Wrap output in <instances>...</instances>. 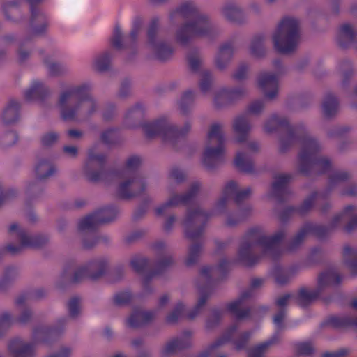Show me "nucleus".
I'll use <instances>...</instances> for the list:
<instances>
[{"instance_id":"64","label":"nucleus","mask_w":357,"mask_h":357,"mask_svg":"<svg viewBox=\"0 0 357 357\" xmlns=\"http://www.w3.org/2000/svg\"><path fill=\"white\" fill-rule=\"evenodd\" d=\"M250 250V246L247 247H242L240 250V254L242 256V257H244L246 255V252Z\"/></svg>"},{"instance_id":"41","label":"nucleus","mask_w":357,"mask_h":357,"mask_svg":"<svg viewBox=\"0 0 357 357\" xmlns=\"http://www.w3.org/2000/svg\"><path fill=\"white\" fill-rule=\"evenodd\" d=\"M190 129V125L189 123L186 124L184 128L181 130H178L177 128L174 127H170L167 129V132L173 134L174 135L178 136V135H183L185 133H187Z\"/></svg>"},{"instance_id":"60","label":"nucleus","mask_w":357,"mask_h":357,"mask_svg":"<svg viewBox=\"0 0 357 357\" xmlns=\"http://www.w3.org/2000/svg\"><path fill=\"white\" fill-rule=\"evenodd\" d=\"M68 135L73 138H78L81 136V132L76 130H70L68 131Z\"/></svg>"},{"instance_id":"52","label":"nucleus","mask_w":357,"mask_h":357,"mask_svg":"<svg viewBox=\"0 0 357 357\" xmlns=\"http://www.w3.org/2000/svg\"><path fill=\"white\" fill-rule=\"evenodd\" d=\"M71 349L68 347L62 348L58 353L51 356L50 357H70Z\"/></svg>"},{"instance_id":"56","label":"nucleus","mask_w":357,"mask_h":357,"mask_svg":"<svg viewBox=\"0 0 357 357\" xmlns=\"http://www.w3.org/2000/svg\"><path fill=\"white\" fill-rule=\"evenodd\" d=\"M112 46L116 49H120L122 47V37L120 34H116L112 42Z\"/></svg>"},{"instance_id":"59","label":"nucleus","mask_w":357,"mask_h":357,"mask_svg":"<svg viewBox=\"0 0 357 357\" xmlns=\"http://www.w3.org/2000/svg\"><path fill=\"white\" fill-rule=\"evenodd\" d=\"M210 86V82L208 80H204L201 82L200 88L202 91L206 92Z\"/></svg>"},{"instance_id":"29","label":"nucleus","mask_w":357,"mask_h":357,"mask_svg":"<svg viewBox=\"0 0 357 357\" xmlns=\"http://www.w3.org/2000/svg\"><path fill=\"white\" fill-rule=\"evenodd\" d=\"M273 343V340H267L264 342L259 344L250 352L249 357H264L263 353L266 349Z\"/></svg>"},{"instance_id":"33","label":"nucleus","mask_w":357,"mask_h":357,"mask_svg":"<svg viewBox=\"0 0 357 357\" xmlns=\"http://www.w3.org/2000/svg\"><path fill=\"white\" fill-rule=\"evenodd\" d=\"M144 131L149 137H152L161 132V128L158 123H151L144 126Z\"/></svg>"},{"instance_id":"21","label":"nucleus","mask_w":357,"mask_h":357,"mask_svg":"<svg viewBox=\"0 0 357 357\" xmlns=\"http://www.w3.org/2000/svg\"><path fill=\"white\" fill-rule=\"evenodd\" d=\"M112 55L109 52H105L96 56L92 61L93 68L98 70H105L111 59Z\"/></svg>"},{"instance_id":"31","label":"nucleus","mask_w":357,"mask_h":357,"mask_svg":"<svg viewBox=\"0 0 357 357\" xmlns=\"http://www.w3.org/2000/svg\"><path fill=\"white\" fill-rule=\"evenodd\" d=\"M96 266V264H90L87 266L82 267L79 268L77 272L75 273L73 280L75 282H78L82 278L85 276L90 275V271L93 269Z\"/></svg>"},{"instance_id":"61","label":"nucleus","mask_w":357,"mask_h":357,"mask_svg":"<svg viewBox=\"0 0 357 357\" xmlns=\"http://www.w3.org/2000/svg\"><path fill=\"white\" fill-rule=\"evenodd\" d=\"M213 268L211 267L204 268L202 271V275L204 277H206L208 274H211L213 272Z\"/></svg>"},{"instance_id":"62","label":"nucleus","mask_w":357,"mask_h":357,"mask_svg":"<svg viewBox=\"0 0 357 357\" xmlns=\"http://www.w3.org/2000/svg\"><path fill=\"white\" fill-rule=\"evenodd\" d=\"M342 354L341 353H339V352H333V353H325L324 354V357H337V356H339L340 355H342Z\"/></svg>"},{"instance_id":"17","label":"nucleus","mask_w":357,"mask_h":357,"mask_svg":"<svg viewBox=\"0 0 357 357\" xmlns=\"http://www.w3.org/2000/svg\"><path fill=\"white\" fill-rule=\"evenodd\" d=\"M47 25L48 24L43 15L38 14L36 15L32 11V17L31 21V33L32 35H41L46 31Z\"/></svg>"},{"instance_id":"58","label":"nucleus","mask_w":357,"mask_h":357,"mask_svg":"<svg viewBox=\"0 0 357 357\" xmlns=\"http://www.w3.org/2000/svg\"><path fill=\"white\" fill-rule=\"evenodd\" d=\"M246 149L250 152H255L259 149V144L257 142H250L248 144Z\"/></svg>"},{"instance_id":"9","label":"nucleus","mask_w":357,"mask_h":357,"mask_svg":"<svg viewBox=\"0 0 357 357\" xmlns=\"http://www.w3.org/2000/svg\"><path fill=\"white\" fill-rule=\"evenodd\" d=\"M112 211L110 209H103L96 211L93 214L83 218L79 223V227L82 230L91 229L96 225L110 221L112 218L107 216Z\"/></svg>"},{"instance_id":"19","label":"nucleus","mask_w":357,"mask_h":357,"mask_svg":"<svg viewBox=\"0 0 357 357\" xmlns=\"http://www.w3.org/2000/svg\"><path fill=\"white\" fill-rule=\"evenodd\" d=\"M249 296L248 292L243 294L241 298L228 304L227 310L238 318L245 317L248 312L243 310V301Z\"/></svg>"},{"instance_id":"51","label":"nucleus","mask_w":357,"mask_h":357,"mask_svg":"<svg viewBox=\"0 0 357 357\" xmlns=\"http://www.w3.org/2000/svg\"><path fill=\"white\" fill-rule=\"evenodd\" d=\"M200 248L198 245H194L190 248L189 259L187 260V263L188 264H191L193 262L194 259L192 258H195Z\"/></svg>"},{"instance_id":"16","label":"nucleus","mask_w":357,"mask_h":357,"mask_svg":"<svg viewBox=\"0 0 357 357\" xmlns=\"http://www.w3.org/2000/svg\"><path fill=\"white\" fill-rule=\"evenodd\" d=\"M19 103L15 100H11L3 109L1 114V121L5 123H10L15 121L18 117Z\"/></svg>"},{"instance_id":"22","label":"nucleus","mask_w":357,"mask_h":357,"mask_svg":"<svg viewBox=\"0 0 357 357\" xmlns=\"http://www.w3.org/2000/svg\"><path fill=\"white\" fill-rule=\"evenodd\" d=\"M235 165L241 171L250 172L252 170V163L243 152H238L234 160Z\"/></svg>"},{"instance_id":"53","label":"nucleus","mask_w":357,"mask_h":357,"mask_svg":"<svg viewBox=\"0 0 357 357\" xmlns=\"http://www.w3.org/2000/svg\"><path fill=\"white\" fill-rule=\"evenodd\" d=\"M247 68L245 66H241L237 69L234 74V77L237 79H243L247 75Z\"/></svg>"},{"instance_id":"32","label":"nucleus","mask_w":357,"mask_h":357,"mask_svg":"<svg viewBox=\"0 0 357 357\" xmlns=\"http://www.w3.org/2000/svg\"><path fill=\"white\" fill-rule=\"evenodd\" d=\"M284 121L278 116H271L265 125V129L267 132H272L273 130L271 126L278 127L282 126Z\"/></svg>"},{"instance_id":"4","label":"nucleus","mask_w":357,"mask_h":357,"mask_svg":"<svg viewBox=\"0 0 357 357\" xmlns=\"http://www.w3.org/2000/svg\"><path fill=\"white\" fill-rule=\"evenodd\" d=\"M10 234L17 239L19 245L17 248L9 245L8 249L12 252H16L20 249L27 247H36L40 244L39 238L29 235L26 231L17 223L10 225L9 227Z\"/></svg>"},{"instance_id":"23","label":"nucleus","mask_w":357,"mask_h":357,"mask_svg":"<svg viewBox=\"0 0 357 357\" xmlns=\"http://www.w3.org/2000/svg\"><path fill=\"white\" fill-rule=\"evenodd\" d=\"M149 319V313L146 312H135L127 320V324L131 327H137Z\"/></svg>"},{"instance_id":"39","label":"nucleus","mask_w":357,"mask_h":357,"mask_svg":"<svg viewBox=\"0 0 357 357\" xmlns=\"http://www.w3.org/2000/svg\"><path fill=\"white\" fill-rule=\"evenodd\" d=\"M58 139V135L55 132H49L43 137L42 142L45 145H50L55 142Z\"/></svg>"},{"instance_id":"1","label":"nucleus","mask_w":357,"mask_h":357,"mask_svg":"<svg viewBox=\"0 0 357 357\" xmlns=\"http://www.w3.org/2000/svg\"><path fill=\"white\" fill-rule=\"evenodd\" d=\"M89 84L72 86L59 95L57 106L61 117L65 120H76L92 114L97 108L95 100L87 93Z\"/></svg>"},{"instance_id":"10","label":"nucleus","mask_w":357,"mask_h":357,"mask_svg":"<svg viewBox=\"0 0 357 357\" xmlns=\"http://www.w3.org/2000/svg\"><path fill=\"white\" fill-rule=\"evenodd\" d=\"M143 190V181L139 178H132L120 184L119 194L122 197L128 198L136 195Z\"/></svg>"},{"instance_id":"44","label":"nucleus","mask_w":357,"mask_h":357,"mask_svg":"<svg viewBox=\"0 0 357 357\" xmlns=\"http://www.w3.org/2000/svg\"><path fill=\"white\" fill-rule=\"evenodd\" d=\"M188 199V198L185 196L174 195L169 200L167 204L169 206H174L180 203L185 202Z\"/></svg>"},{"instance_id":"13","label":"nucleus","mask_w":357,"mask_h":357,"mask_svg":"<svg viewBox=\"0 0 357 357\" xmlns=\"http://www.w3.org/2000/svg\"><path fill=\"white\" fill-rule=\"evenodd\" d=\"M250 126L247 119L243 116L236 118L233 122V130L235 135L234 140L236 142H243L247 138Z\"/></svg>"},{"instance_id":"35","label":"nucleus","mask_w":357,"mask_h":357,"mask_svg":"<svg viewBox=\"0 0 357 357\" xmlns=\"http://www.w3.org/2000/svg\"><path fill=\"white\" fill-rule=\"evenodd\" d=\"M183 309H184V306L182 303L178 304L177 306L176 307L175 310H174V312H172V313L168 316V317H167L168 321L174 322V321H176L178 319V317L181 316Z\"/></svg>"},{"instance_id":"50","label":"nucleus","mask_w":357,"mask_h":357,"mask_svg":"<svg viewBox=\"0 0 357 357\" xmlns=\"http://www.w3.org/2000/svg\"><path fill=\"white\" fill-rule=\"evenodd\" d=\"M263 108V103L261 101H257L250 105L249 112L252 114L259 113Z\"/></svg>"},{"instance_id":"49","label":"nucleus","mask_w":357,"mask_h":357,"mask_svg":"<svg viewBox=\"0 0 357 357\" xmlns=\"http://www.w3.org/2000/svg\"><path fill=\"white\" fill-rule=\"evenodd\" d=\"M195 11V7L191 3H185L180 8L179 12L183 15H186Z\"/></svg>"},{"instance_id":"14","label":"nucleus","mask_w":357,"mask_h":357,"mask_svg":"<svg viewBox=\"0 0 357 357\" xmlns=\"http://www.w3.org/2000/svg\"><path fill=\"white\" fill-rule=\"evenodd\" d=\"M56 171V167L51 162L43 159L36 163L34 167L33 174L37 179H43L53 175Z\"/></svg>"},{"instance_id":"20","label":"nucleus","mask_w":357,"mask_h":357,"mask_svg":"<svg viewBox=\"0 0 357 357\" xmlns=\"http://www.w3.org/2000/svg\"><path fill=\"white\" fill-rule=\"evenodd\" d=\"M236 327L232 326L229 328L222 335V337L218 339L215 343L212 344L210 347L208 351H206L204 353H202L201 354V357H214L215 356V354L214 353L213 350L214 349L220 345H222L225 344V342L229 341L233 336L234 333L236 331Z\"/></svg>"},{"instance_id":"12","label":"nucleus","mask_w":357,"mask_h":357,"mask_svg":"<svg viewBox=\"0 0 357 357\" xmlns=\"http://www.w3.org/2000/svg\"><path fill=\"white\" fill-rule=\"evenodd\" d=\"M317 144L314 139H310L303 144L302 150L299 154V161L301 166V171H305L303 166L305 165H311L312 161V156L317 151Z\"/></svg>"},{"instance_id":"48","label":"nucleus","mask_w":357,"mask_h":357,"mask_svg":"<svg viewBox=\"0 0 357 357\" xmlns=\"http://www.w3.org/2000/svg\"><path fill=\"white\" fill-rule=\"evenodd\" d=\"M313 347L311 344L303 342L300 344L299 351L302 354H310L312 352Z\"/></svg>"},{"instance_id":"54","label":"nucleus","mask_w":357,"mask_h":357,"mask_svg":"<svg viewBox=\"0 0 357 357\" xmlns=\"http://www.w3.org/2000/svg\"><path fill=\"white\" fill-rule=\"evenodd\" d=\"M64 153L69 157H75L77 153V149L74 146H66L63 147Z\"/></svg>"},{"instance_id":"45","label":"nucleus","mask_w":357,"mask_h":357,"mask_svg":"<svg viewBox=\"0 0 357 357\" xmlns=\"http://www.w3.org/2000/svg\"><path fill=\"white\" fill-rule=\"evenodd\" d=\"M251 331H246L241 334V342H236L235 343V345L237 348V349H241L243 348V347L245 344L246 341L250 338L251 336Z\"/></svg>"},{"instance_id":"38","label":"nucleus","mask_w":357,"mask_h":357,"mask_svg":"<svg viewBox=\"0 0 357 357\" xmlns=\"http://www.w3.org/2000/svg\"><path fill=\"white\" fill-rule=\"evenodd\" d=\"M147 261L144 258H135L132 260L131 265L137 271H142L146 265Z\"/></svg>"},{"instance_id":"26","label":"nucleus","mask_w":357,"mask_h":357,"mask_svg":"<svg viewBox=\"0 0 357 357\" xmlns=\"http://www.w3.org/2000/svg\"><path fill=\"white\" fill-rule=\"evenodd\" d=\"M243 93V90L236 89L233 90L222 89L217 93L215 96V102L218 104L220 98L231 100L236 98Z\"/></svg>"},{"instance_id":"28","label":"nucleus","mask_w":357,"mask_h":357,"mask_svg":"<svg viewBox=\"0 0 357 357\" xmlns=\"http://www.w3.org/2000/svg\"><path fill=\"white\" fill-rule=\"evenodd\" d=\"M354 31L352 26L349 24L342 25L338 32V38L340 43L344 40H351L353 39Z\"/></svg>"},{"instance_id":"40","label":"nucleus","mask_w":357,"mask_h":357,"mask_svg":"<svg viewBox=\"0 0 357 357\" xmlns=\"http://www.w3.org/2000/svg\"><path fill=\"white\" fill-rule=\"evenodd\" d=\"M130 295L126 292L117 294L114 297V301L118 305H123L130 301Z\"/></svg>"},{"instance_id":"25","label":"nucleus","mask_w":357,"mask_h":357,"mask_svg":"<svg viewBox=\"0 0 357 357\" xmlns=\"http://www.w3.org/2000/svg\"><path fill=\"white\" fill-rule=\"evenodd\" d=\"M282 236H283V234L282 232L276 234L273 236H270V237L265 236V237H263L260 240L259 243H260L261 248L263 249H264V250L266 252H269V251L272 250V249H273V248L275 247V245L280 239H282Z\"/></svg>"},{"instance_id":"36","label":"nucleus","mask_w":357,"mask_h":357,"mask_svg":"<svg viewBox=\"0 0 357 357\" xmlns=\"http://www.w3.org/2000/svg\"><path fill=\"white\" fill-rule=\"evenodd\" d=\"M40 1L41 0H13L7 4V7L8 9L12 10L15 9L19 5H21L22 3H28L31 6H32L34 3L40 2Z\"/></svg>"},{"instance_id":"15","label":"nucleus","mask_w":357,"mask_h":357,"mask_svg":"<svg viewBox=\"0 0 357 357\" xmlns=\"http://www.w3.org/2000/svg\"><path fill=\"white\" fill-rule=\"evenodd\" d=\"M223 193L225 197H234L236 201H239L250 195V190L248 188L238 190L237 184L234 181H230L225 185Z\"/></svg>"},{"instance_id":"24","label":"nucleus","mask_w":357,"mask_h":357,"mask_svg":"<svg viewBox=\"0 0 357 357\" xmlns=\"http://www.w3.org/2000/svg\"><path fill=\"white\" fill-rule=\"evenodd\" d=\"M339 281L337 274L335 271H326L321 273L319 278L318 284L320 288L332 284L337 283Z\"/></svg>"},{"instance_id":"34","label":"nucleus","mask_w":357,"mask_h":357,"mask_svg":"<svg viewBox=\"0 0 357 357\" xmlns=\"http://www.w3.org/2000/svg\"><path fill=\"white\" fill-rule=\"evenodd\" d=\"M289 177L284 175L280 176L277 181L272 185V190L274 193L277 194L282 188V185L286 183Z\"/></svg>"},{"instance_id":"30","label":"nucleus","mask_w":357,"mask_h":357,"mask_svg":"<svg viewBox=\"0 0 357 357\" xmlns=\"http://www.w3.org/2000/svg\"><path fill=\"white\" fill-rule=\"evenodd\" d=\"M1 143L5 146L14 144L17 140V135L15 132L10 131L0 136Z\"/></svg>"},{"instance_id":"42","label":"nucleus","mask_w":357,"mask_h":357,"mask_svg":"<svg viewBox=\"0 0 357 357\" xmlns=\"http://www.w3.org/2000/svg\"><path fill=\"white\" fill-rule=\"evenodd\" d=\"M69 312L72 316L77 314L79 310V305L78 301L75 299L71 300L68 303Z\"/></svg>"},{"instance_id":"46","label":"nucleus","mask_w":357,"mask_h":357,"mask_svg":"<svg viewBox=\"0 0 357 357\" xmlns=\"http://www.w3.org/2000/svg\"><path fill=\"white\" fill-rule=\"evenodd\" d=\"M104 157L102 155L97 154L93 151L89 153V162L92 165L93 163H101L103 161Z\"/></svg>"},{"instance_id":"37","label":"nucleus","mask_w":357,"mask_h":357,"mask_svg":"<svg viewBox=\"0 0 357 357\" xmlns=\"http://www.w3.org/2000/svg\"><path fill=\"white\" fill-rule=\"evenodd\" d=\"M231 49L229 46L225 45L222 47V48L220 50L218 57L217 59V64L222 67L220 63H219V60L225 58H229L231 54Z\"/></svg>"},{"instance_id":"18","label":"nucleus","mask_w":357,"mask_h":357,"mask_svg":"<svg viewBox=\"0 0 357 357\" xmlns=\"http://www.w3.org/2000/svg\"><path fill=\"white\" fill-rule=\"evenodd\" d=\"M47 87L40 81L33 82L25 91L24 96L27 100H33L47 92Z\"/></svg>"},{"instance_id":"11","label":"nucleus","mask_w":357,"mask_h":357,"mask_svg":"<svg viewBox=\"0 0 357 357\" xmlns=\"http://www.w3.org/2000/svg\"><path fill=\"white\" fill-rule=\"evenodd\" d=\"M32 344L22 340H14L9 344V351L13 357H32L33 347Z\"/></svg>"},{"instance_id":"2","label":"nucleus","mask_w":357,"mask_h":357,"mask_svg":"<svg viewBox=\"0 0 357 357\" xmlns=\"http://www.w3.org/2000/svg\"><path fill=\"white\" fill-rule=\"evenodd\" d=\"M298 40V22L294 17L284 18L273 36L274 47L281 53L292 52Z\"/></svg>"},{"instance_id":"8","label":"nucleus","mask_w":357,"mask_h":357,"mask_svg":"<svg viewBox=\"0 0 357 357\" xmlns=\"http://www.w3.org/2000/svg\"><path fill=\"white\" fill-rule=\"evenodd\" d=\"M257 84L264 91L266 98L273 99L278 91L277 75L271 73H264L259 75Z\"/></svg>"},{"instance_id":"57","label":"nucleus","mask_w":357,"mask_h":357,"mask_svg":"<svg viewBox=\"0 0 357 357\" xmlns=\"http://www.w3.org/2000/svg\"><path fill=\"white\" fill-rule=\"evenodd\" d=\"M29 53L30 51L24 50V47L22 46L18 50L19 59L21 61L25 59L29 55Z\"/></svg>"},{"instance_id":"6","label":"nucleus","mask_w":357,"mask_h":357,"mask_svg":"<svg viewBox=\"0 0 357 357\" xmlns=\"http://www.w3.org/2000/svg\"><path fill=\"white\" fill-rule=\"evenodd\" d=\"M148 48L157 59L164 60L172 53V47L155 35V31L150 29L148 32Z\"/></svg>"},{"instance_id":"5","label":"nucleus","mask_w":357,"mask_h":357,"mask_svg":"<svg viewBox=\"0 0 357 357\" xmlns=\"http://www.w3.org/2000/svg\"><path fill=\"white\" fill-rule=\"evenodd\" d=\"M319 292L315 290L302 288L296 294H284L278 298L276 305L278 307L282 308L289 305L291 301H296L301 305H305L307 302L315 298Z\"/></svg>"},{"instance_id":"55","label":"nucleus","mask_w":357,"mask_h":357,"mask_svg":"<svg viewBox=\"0 0 357 357\" xmlns=\"http://www.w3.org/2000/svg\"><path fill=\"white\" fill-rule=\"evenodd\" d=\"M284 317V312H280L273 317V322L275 326L280 327L282 324V321Z\"/></svg>"},{"instance_id":"43","label":"nucleus","mask_w":357,"mask_h":357,"mask_svg":"<svg viewBox=\"0 0 357 357\" xmlns=\"http://www.w3.org/2000/svg\"><path fill=\"white\" fill-rule=\"evenodd\" d=\"M141 162V160L139 157L137 156H132V157H130L128 161H127V163H126V167L128 168V169H135V167H138L139 165Z\"/></svg>"},{"instance_id":"63","label":"nucleus","mask_w":357,"mask_h":357,"mask_svg":"<svg viewBox=\"0 0 357 357\" xmlns=\"http://www.w3.org/2000/svg\"><path fill=\"white\" fill-rule=\"evenodd\" d=\"M193 93L191 92V91H188L186 92L183 96V99L184 101H187L188 99H190L191 98L193 97Z\"/></svg>"},{"instance_id":"27","label":"nucleus","mask_w":357,"mask_h":357,"mask_svg":"<svg viewBox=\"0 0 357 357\" xmlns=\"http://www.w3.org/2000/svg\"><path fill=\"white\" fill-rule=\"evenodd\" d=\"M323 111L326 116H331L334 114L337 109V101L333 96H328L325 98L323 102Z\"/></svg>"},{"instance_id":"3","label":"nucleus","mask_w":357,"mask_h":357,"mask_svg":"<svg viewBox=\"0 0 357 357\" xmlns=\"http://www.w3.org/2000/svg\"><path fill=\"white\" fill-rule=\"evenodd\" d=\"M224 137L222 125L219 123H213L207 137V144L204 152V162L208 165L211 161L218 160L223 154Z\"/></svg>"},{"instance_id":"7","label":"nucleus","mask_w":357,"mask_h":357,"mask_svg":"<svg viewBox=\"0 0 357 357\" xmlns=\"http://www.w3.org/2000/svg\"><path fill=\"white\" fill-rule=\"evenodd\" d=\"M207 28V23L203 18H197L190 24L183 26L177 33L176 39L181 43H185L189 38L203 35Z\"/></svg>"},{"instance_id":"47","label":"nucleus","mask_w":357,"mask_h":357,"mask_svg":"<svg viewBox=\"0 0 357 357\" xmlns=\"http://www.w3.org/2000/svg\"><path fill=\"white\" fill-rule=\"evenodd\" d=\"M11 322V318L8 313H5L0 317V330L7 328Z\"/></svg>"}]
</instances>
